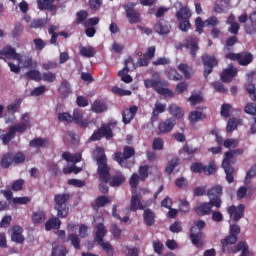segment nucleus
I'll list each match as a JSON object with an SVG mask.
<instances>
[{
  "instance_id": "nucleus-1",
  "label": "nucleus",
  "mask_w": 256,
  "mask_h": 256,
  "mask_svg": "<svg viewBox=\"0 0 256 256\" xmlns=\"http://www.w3.org/2000/svg\"><path fill=\"white\" fill-rule=\"evenodd\" d=\"M92 159L96 162L97 174L101 181V184H99V191H101L103 194L109 193V186H107L105 183H109V181H111V166L107 161L105 149L97 146L92 155Z\"/></svg>"
},
{
  "instance_id": "nucleus-2",
  "label": "nucleus",
  "mask_w": 256,
  "mask_h": 256,
  "mask_svg": "<svg viewBox=\"0 0 256 256\" xmlns=\"http://www.w3.org/2000/svg\"><path fill=\"white\" fill-rule=\"evenodd\" d=\"M235 155H243V149L239 148L233 151H227L224 154V159L222 161V169L226 175L227 183L231 184L235 181V168L233 165L237 163Z\"/></svg>"
},
{
  "instance_id": "nucleus-3",
  "label": "nucleus",
  "mask_w": 256,
  "mask_h": 256,
  "mask_svg": "<svg viewBox=\"0 0 256 256\" xmlns=\"http://www.w3.org/2000/svg\"><path fill=\"white\" fill-rule=\"evenodd\" d=\"M71 194L61 193L54 196V209L57 211V217L67 219L69 217V200Z\"/></svg>"
},
{
  "instance_id": "nucleus-4",
  "label": "nucleus",
  "mask_w": 256,
  "mask_h": 256,
  "mask_svg": "<svg viewBox=\"0 0 256 256\" xmlns=\"http://www.w3.org/2000/svg\"><path fill=\"white\" fill-rule=\"evenodd\" d=\"M203 229H205V220H198L190 229L191 242L193 246L198 249H201V247L205 245V234H203Z\"/></svg>"
},
{
  "instance_id": "nucleus-5",
  "label": "nucleus",
  "mask_w": 256,
  "mask_h": 256,
  "mask_svg": "<svg viewBox=\"0 0 256 256\" xmlns=\"http://www.w3.org/2000/svg\"><path fill=\"white\" fill-rule=\"evenodd\" d=\"M168 83L161 79H146L144 80V86L146 89H154L158 95H164L165 97H175V93L167 87Z\"/></svg>"
},
{
  "instance_id": "nucleus-6",
  "label": "nucleus",
  "mask_w": 256,
  "mask_h": 256,
  "mask_svg": "<svg viewBox=\"0 0 256 256\" xmlns=\"http://www.w3.org/2000/svg\"><path fill=\"white\" fill-rule=\"evenodd\" d=\"M117 127V121H110L107 124H101L100 128L93 132L89 141H101L104 139H113V129Z\"/></svg>"
},
{
  "instance_id": "nucleus-7",
  "label": "nucleus",
  "mask_w": 256,
  "mask_h": 256,
  "mask_svg": "<svg viewBox=\"0 0 256 256\" xmlns=\"http://www.w3.org/2000/svg\"><path fill=\"white\" fill-rule=\"evenodd\" d=\"M105 235H107V228H105V224L98 223L96 225L95 241L102 247L104 251H106L108 256H113L115 255V249H113V246L110 242H103Z\"/></svg>"
},
{
  "instance_id": "nucleus-8",
  "label": "nucleus",
  "mask_w": 256,
  "mask_h": 256,
  "mask_svg": "<svg viewBox=\"0 0 256 256\" xmlns=\"http://www.w3.org/2000/svg\"><path fill=\"white\" fill-rule=\"evenodd\" d=\"M131 157H135V148L124 146L123 152H115L113 154V161H116L120 167L127 168V161H129Z\"/></svg>"
},
{
  "instance_id": "nucleus-9",
  "label": "nucleus",
  "mask_w": 256,
  "mask_h": 256,
  "mask_svg": "<svg viewBox=\"0 0 256 256\" xmlns=\"http://www.w3.org/2000/svg\"><path fill=\"white\" fill-rule=\"evenodd\" d=\"M230 235L221 240L223 253L227 252L229 245H235L238 241L237 235L241 233V226L237 224H231L229 229Z\"/></svg>"
},
{
  "instance_id": "nucleus-10",
  "label": "nucleus",
  "mask_w": 256,
  "mask_h": 256,
  "mask_svg": "<svg viewBox=\"0 0 256 256\" xmlns=\"http://www.w3.org/2000/svg\"><path fill=\"white\" fill-rule=\"evenodd\" d=\"M225 59H229L230 61H237L238 64L242 67H247V65H251V63H253V55L251 52H230L225 55Z\"/></svg>"
},
{
  "instance_id": "nucleus-11",
  "label": "nucleus",
  "mask_w": 256,
  "mask_h": 256,
  "mask_svg": "<svg viewBox=\"0 0 256 256\" xmlns=\"http://www.w3.org/2000/svg\"><path fill=\"white\" fill-rule=\"evenodd\" d=\"M207 197L216 209H221V205H223V200L221 199L223 197V186L216 185L210 188L207 191Z\"/></svg>"
},
{
  "instance_id": "nucleus-12",
  "label": "nucleus",
  "mask_w": 256,
  "mask_h": 256,
  "mask_svg": "<svg viewBox=\"0 0 256 256\" xmlns=\"http://www.w3.org/2000/svg\"><path fill=\"white\" fill-rule=\"evenodd\" d=\"M135 3L129 2L123 5V9L125 10L126 17L130 23V25H135L137 23H141V13L135 10Z\"/></svg>"
},
{
  "instance_id": "nucleus-13",
  "label": "nucleus",
  "mask_w": 256,
  "mask_h": 256,
  "mask_svg": "<svg viewBox=\"0 0 256 256\" xmlns=\"http://www.w3.org/2000/svg\"><path fill=\"white\" fill-rule=\"evenodd\" d=\"M202 62L204 66V77L207 79V77L213 73V69L219 65V60H217L215 56L204 54L202 55Z\"/></svg>"
},
{
  "instance_id": "nucleus-14",
  "label": "nucleus",
  "mask_w": 256,
  "mask_h": 256,
  "mask_svg": "<svg viewBox=\"0 0 256 256\" xmlns=\"http://www.w3.org/2000/svg\"><path fill=\"white\" fill-rule=\"evenodd\" d=\"M227 213L234 223H238L245 216V205H231L227 208Z\"/></svg>"
},
{
  "instance_id": "nucleus-15",
  "label": "nucleus",
  "mask_w": 256,
  "mask_h": 256,
  "mask_svg": "<svg viewBox=\"0 0 256 256\" xmlns=\"http://www.w3.org/2000/svg\"><path fill=\"white\" fill-rule=\"evenodd\" d=\"M181 47L190 49V55L192 59L197 57V51H199V38L195 36H187L184 40V44H181Z\"/></svg>"
},
{
  "instance_id": "nucleus-16",
  "label": "nucleus",
  "mask_w": 256,
  "mask_h": 256,
  "mask_svg": "<svg viewBox=\"0 0 256 256\" xmlns=\"http://www.w3.org/2000/svg\"><path fill=\"white\" fill-rule=\"evenodd\" d=\"M177 125V120L173 117L167 118L159 122L157 135H166V133H171L175 126Z\"/></svg>"
},
{
  "instance_id": "nucleus-17",
  "label": "nucleus",
  "mask_w": 256,
  "mask_h": 256,
  "mask_svg": "<svg viewBox=\"0 0 256 256\" xmlns=\"http://www.w3.org/2000/svg\"><path fill=\"white\" fill-rule=\"evenodd\" d=\"M171 29V23L165 20V18H160L154 24V31L158 35H169V33H171Z\"/></svg>"
},
{
  "instance_id": "nucleus-18",
  "label": "nucleus",
  "mask_w": 256,
  "mask_h": 256,
  "mask_svg": "<svg viewBox=\"0 0 256 256\" xmlns=\"http://www.w3.org/2000/svg\"><path fill=\"white\" fill-rule=\"evenodd\" d=\"M129 64L135 66V62H133V58L129 57L124 61V68L118 72V77H121V81L124 83H132L133 77L129 75Z\"/></svg>"
},
{
  "instance_id": "nucleus-19",
  "label": "nucleus",
  "mask_w": 256,
  "mask_h": 256,
  "mask_svg": "<svg viewBox=\"0 0 256 256\" xmlns=\"http://www.w3.org/2000/svg\"><path fill=\"white\" fill-rule=\"evenodd\" d=\"M213 207H215L212 202H201L195 208L194 211L199 217H205V215H211Z\"/></svg>"
},
{
  "instance_id": "nucleus-20",
  "label": "nucleus",
  "mask_w": 256,
  "mask_h": 256,
  "mask_svg": "<svg viewBox=\"0 0 256 256\" xmlns=\"http://www.w3.org/2000/svg\"><path fill=\"white\" fill-rule=\"evenodd\" d=\"M237 68L233 64L228 65V68L224 69L220 75L222 83H231L234 77H237Z\"/></svg>"
},
{
  "instance_id": "nucleus-21",
  "label": "nucleus",
  "mask_w": 256,
  "mask_h": 256,
  "mask_svg": "<svg viewBox=\"0 0 256 256\" xmlns=\"http://www.w3.org/2000/svg\"><path fill=\"white\" fill-rule=\"evenodd\" d=\"M72 121L75 125H79L81 129H87L89 127V120L83 119V110L75 108L73 111Z\"/></svg>"
},
{
  "instance_id": "nucleus-22",
  "label": "nucleus",
  "mask_w": 256,
  "mask_h": 256,
  "mask_svg": "<svg viewBox=\"0 0 256 256\" xmlns=\"http://www.w3.org/2000/svg\"><path fill=\"white\" fill-rule=\"evenodd\" d=\"M142 198L143 196L141 195V193H136L132 195L130 200V211L136 212V211H143V209H145V206L141 202Z\"/></svg>"
},
{
  "instance_id": "nucleus-23",
  "label": "nucleus",
  "mask_w": 256,
  "mask_h": 256,
  "mask_svg": "<svg viewBox=\"0 0 256 256\" xmlns=\"http://www.w3.org/2000/svg\"><path fill=\"white\" fill-rule=\"evenodd\" d=\"M239 251H242L240 256H253L252 252L249 251V245L245 241L239 242L231 250H228V253H239Z\"/></svg>"
},
{
  "instance_id": "nucleus-24",
  "label": "nucleus",
  "mask_w": 256,
  "mask_h": 256,
  "mask_svg": "<svg viewBox=\"0 0 256 256\" xmlns=\"http://www.w3.org/2000/svg\"><path fill=\"white\" fill-rule=\"evenodd\" d=\"M125 181H127L125 174L121 171H116L115 174L110 177L109 185L110 187H121Z\"/></svg>"
},
{
  "instance_id": "nucleus-25",
  "label": "nucleus",
  "mask_w": 256,
  "mask_h": 256,
  "mask_svg": "<svg viewBox=\"0 0 256 256\" xmlns=\"http://www.w3.org/2000/svg\"><path fill=\"white\" fill-rule=\"evenodd\" d=\"M165 109H167V104L156 102L154 104V109L151 114V119H150L151 123H155L159 121V115H161V113H165Z\"/></svg>"
},
{
  "instance_id": "nucleus-26",
  "label": "nucleus",
  "mask_w": 256,
  "mask_h": 256,
  "mask_svg": "<svg viewBox=\"0 0 256 256\" xmlns=\"http://www.w3.org/2000/svg\"><path fill=\"white\" fill-rule=\"evenodd\" d=\"M2 53L6 59H13V61L21 62V54L17 53V50L11 46L4 47Z\"/></svg>"
},
{
  "instance_id": "nucleus-27",
  "label": "nucleus",
  "mask_w": 256,
  "mask_h": 256,
  "mask_svg": "<svg viewBox=\"0 0 256 256\" xmlns=\"http://www.w3.org/2000/svg\"><path fill=\"white\" fill-rule=\"evenodd\" d=\"M11 240L14 243H23L25 241V236H23V227L15 225L12 227Z\"/></svg>"
},
{
  "instance_id": "nucleus-28",
  "label": "nucleus",
  "mask_w": 256,
  "mask_h": 256,
  "mask_svg": "<svg viewBox=\"0 0 256 256\" xmlns=\"http://www.w3.org/2000/svg\"><path fill=\"white\" fill-rule=\"evenodd\" d=\"M29 146L34 149H47L49 140L47 138L36 137L29 142Z\"/></svg>"
},
{
  "instance_id": "nucleus-29",
  "label": "nucleus",
  "mask_w": 256,
  "mask_h": 256,
  "mask_svg": "<svg viewBox=\"0 0 256 256\" xmlns=\"http://www.w3.org/2000/svg\"><path fill=\"white\" fill-rule=\"evenodd\" d=\"M191 9L187 6H182L176 12V19L177 21H186L191 19Z\"/></svg>"
},
{
  "instance_id": "nucleus-30",
  "label": "nucleus",
  "mask_w": 256,
  "mask_h": 256,
  "mask_svg": "<svg viewBox=\"0 0 256 256\" xmlns=\"http://www.w3.org/2000/svg\"><path fill=\"white\" fill-rule=\"evenodd\" d=\"M143 219L146 227H153L155 225V212L151 209H145L143 212Z\"/></svg>"
},
{
  "instance_id": "nucleus-31",
  "label": "nucleus",
  "mask_w": 256,
  "mask_h": 256,
  "mask_svg": "<svg viewBox=\"0 0 256 256\" xmlns=\"http://www.w3.org/2000/svg\"><path fill=\"white\" fill-rule=\"evenodd\" d=\"M46 231H51L52 229H61V220L59 216L50 218L45 223Z\"/></svg>"
},
{
  "instance_id": "nucleus-32",
  "label": "nucleus",
  "mask_w": 256,
  "mask_h": 256,
  "mask_svg": "<svg viewBox=\"0 0 256 256\" xmlns=\"http://www.w3.org/2000/svg\"><path fill=\"white\" fill-rule=\"evenodd\" d=\"M66 243H71L72 247H74V249H81V238L79 237L78 234L75 233H70L67 236V239L65 240Z\"/></svg>"
},
{
  "instance_id": "nucleus-33",
  "label": "nucleus",
  "mask_w": 256,
  "mask_h": 256,
  "mask_svg": "<svg viewBox=\"0 0 256 256\" xmlns=\"http://www.w3.org/2000/svg\"><path fill=\"white\" fill-rule=\"evenodd\" d=\"M91 111L93 113H104V111H107V103L103 100H95L91 105Z\"/></svg>"
},
{
  "instance_id": "nucleus-34",
  "label": "nucleus",
  "mask_w": 256,
  "mask_h": 256,
  "mask_svg": "<svg viewBox=\"0 0 256 256\" xmlns=\"http://www.w3.org/2000/svg\"><path fill=\"white\" fill-rule=\"evenodd\" d=\"M13 164V152L4 154L1 158L0 165L2 169H9Z\"/></svg>"
},
{
  "instance_id": "nucleus-35",
  "label": "nucleus",
  "mask_w": 256,
  "mask_h": 256,
  "mask_svg": "<svg viewBox=\"0 0 256 256\" xmlns=\"http://www.w3.org/2000/svg\"><path fill=\"white\" fill-rule=\"evenodd\" d=\"M11 133L15 136L16 133H20V135H23L29 129V126H27L25 123L19 122L15 125H12L9 127Z\"/></svg>"
},
{
  "instance_id": "nucleus-36",
  "label": "nucleus",
  "mask_w": 256,
  "mask_h": 256,
  "mask_svg": "<svg viewBox=\"0 0 256 256\" xmlns=\"http://www.w3.org/2000/svg\"><path fill=\"white\" fill-rule=\"evenodd\" d=\"M168 113L175 117V119H183V110H181V108L176 104H171L168 107Z\"/></svg>"
},
{
  "instance_id": "nucleus-37",
  "label": "nucleus",
  "mask_w": 256,
  "mask_h": 256,
  "mask_svg": "<svg viewBox=\"0 0 256 256\" xmlns=\"http://www.w3.org/2000/svg\"><path fill=\"white\" fill-rule=\"evenodd\" d=\"M48 23L49 20H47V18H38L31 22L30 27L31 29H43Z\"/></svg>"
},
{
  "instance_id": "nucleus-38",
  "label": "nucleus",
  "mask_w": 256,
  "mask_h": 256,
  "mask_svg": "<svg viewBox=\"0 0 256 256\" xmlns=\"http://www.w3.org/2000/svg\"><path fill=\"white\" fill-rule=\"evenodd\" d=\"M95 53V48H93L92 46L80 47V55H82V57H87L88 59H91V57H95Z\"/></svg>"
},
{
  "instance_id": "nucleus-39",
  "label": "nucleus",
  "mask_w": 256,
  "mask_h": 256,
  "mask_svg": "<svg viewBox=\"0 0 256 256\" xmlns=\"http://www.w3.org/2000/svg\"><path fill=\"white\" fill-rule=\"evenodd\" d=\"M207 116L203 112L199 111H192L189 114V120L191 123H197L198 121H203V119H206Z\"/></svg>"
},
{
  "instance_id": "nucleus-40",
  "label": "nucleus",
  "mask_w": 256,
  "mask_h": 256,
  "mask_svg": "<svg viewBox=\"0 0 256 256\" xmlns=\"http://www.w3.org/2000/svg\"><path fill=\"white\" fill-rule=\"evenodd\" d=\"M109 203H111V201H109V197L98 196L95 200V204L93 205V209H101V207H105V205Z\"/></svg>"
},
{
  "instance_id": "nucleus-41",
  "label": "nucleus",
  "mask_w": 256,
  "mask_h": 256,
  "mask_svg": "<svg viewBox=\"0 0 256 256\" xmlns=\"http://www.w3.org/2000/svg\"><path fill=\"white\" fill-rule=\"evenodd\" d=\"M151 167L149 165H141L138 169V175L140 176V181H147L149 177V170Z\"/></svg>"
},
{
  "instance_id": "nucleus-42",
  "label": "nucleus",
  "mask_w": 256,
  "mask_h": 256,
  "mask_svg": "<svg viewBox=\"0 0 256 256\" xmlns=\"http://www.w3.org/2000/svg\"><path fill=\"white\" fill-rule=\"evenodd\" d=\"M25 154L23 152H12V163L14 165H21L22 163H25Z\"/></svg>"
},
{
  "instance_id": "nucleus-43",
  "label": "nucleus",
  "mask_w": 256,
  "mask_h": 256,
  "mask_svg": "<svg viewBox=\"0 0 256 256\" xmlns=\"http://www.w3.org/2000/svg\"><path fill=\"white\" fill-rule=\"evenodd\" d=\"M204 175H215L217 173V165L215 162H209L208 165H204L203 169Z\"/></svg>"
},
{
  "instance_id": "nucleus-44",
  "label": "nucleus",
  "mask_w": 256,
  "mask_h": 256,
  "mask_svg": "<svg viewBox=\"0 0 256 256\" xmlns=\"http://www.w3.org/2000/svg\"><path fill=\"white\" fill-rule=\"evenodd\" d=\"M237 127H239V119L230 118L228 120V123L226 126V131H227V133H233V131H235V129H237Z\"/></svg>"
},
{
  "instance_id": "nucleus-45",
  "label": "nucleus",
  "mask_w": 256,
  "mask_h": 256,
  "mask_svg": "<svg viewBox=\"0 0 256 256\" xmlns=\"http://www.w3.org/2000/svg\"><path fill=\"white\" fill-rule=\"evenodd\" d=\"M76 25H81V23L87 22V17H89V13L85 10H81L76 13Z\"/></svg>"
},
{
  "instance_id": "nucleus-46",
  "label": "nucleus",
  "mask_w": 256,
  "mask_h": 256,
  "mask_svg": "<svg viewBox=\"0 0 256 256\" xmlns=\"http://www.w3.org/2000/svg\"><path fill=\"white\" fill-rule=\"evenodd\" d=\"M152 149L153 151H163V149H165V142L163 141V138H154Z\"/></svg>"
},
{
  "instance_id": "nucleus-47",
  "label": "nucleus",
  "mask_w": 256,
  "mask_h": 256,
  "mask_svg": "<svg viewBox=\"0 0 256 256\" xmlns=\"http://www.w3.org/2000/svg\"><path fill=\"white\" fill-rule=\"evenodd\" d=\"M24 77H29L32 81L39 82L41 81V72L39 70H30L25 73Z\"/></svg>"
},
{
  "instance_id": "nucleus-48",
  "label": "nucleus",
  "mask_w": 256,
  "mask_h": 256,
  "mask_svg": "<svg viewBox=\"0 0 256 256\" xmlns=\"http://www.w3.org/2000/svg\"><path fill=\"white\" fill-rule=\"evenodd\" d=\"M112 93H114V95H118L119 97H129L132 95L131 90H123L122 88H119V86H114L112 88Z\"/></svg>"
},
{
  "instance_id": "nucleus-49",
  "label": "nucleus",
  "mask_w": 256,
  "mask_h": 256,
  "mask_svg": "<svg viewBox=\"0 0 256 256\" xmlns=\"http://www.w3.org/2000/svg\"><path fill=\"white\" fill-rule=\"evenodd\" d=\"M58 91L62 95H69V93H71V84H69V82L67 80H63L61 82V85H60Z\"/></svg>"
},
{
  "instance_id": "nucleus-50",
  "label": "nucleus",
  "mask_w": 256,
  "mask_h": 256,
  "mask_svg": "<svg viewBox=\"0 0 256 256\" xmlns=\"http://www.w3.org/2000/svg\"><path fill=\"white\" fill-rule=\"evenodd\" d=\"M177 165H179V158H175V159H172L170 160L168 163H167V166H166V173L171 175L173 173V171H175V167H177Z\"/></svg>"
},
{
  "instance_id": "nucleus-51",
  "label": "nucleus",
  "mask_w": 256,
  "mask_h": 256,
  "mask_svg": "<svg viewBox=\"0 0 256 256\" xmlns=\"http://www.w3.org/2000/svg\"><path fill=\"white\" fill-rule=\"evenodd\" d=\"M46 219L45 212L37 211L32 215L33 223H44Z\"/></svg>"
},
{
  "instance_id": "nucleus-52",
  "label": "nucleus",
  "mask_w": 256,
  "mask_h": 256,
  "mask_svg": "<svg viewBox=\"0 0 256 256\" xmlns=\"http://www.w3.org/2000/svg\"><path fill=\"white\" fill-rule=\"evenodd\" d=\"M67 248L63 245H58L52 249V256H66Z\"/></svg>"
},
{
  "instance_id": "nucleus-53",
  "label": "nucleus",
  "mask_w": 256,
  "mask_h": 256,
  "mask_svg": "<svg viewBox=\"0 0 256 256\" xmlns=\"http://www.w3.org/2000/svg\"><path fill=\"white\" fill-rule=\"evenodd\" d=\"M178 29L182 31V33H187L189 29H191V21L190 20H178Z\"/></svg>"
},
{
  "instance_id": "nucleus-54",
  "label": "nucleus",
  "mask_w": 256,
  "mask_h": 256,
  "mask_svg": "<svg viewBox=\"0 0 256 256\" xmlns=\"http://www.w3.org/2000/svg\"><path fill=\"white\" fill-rule=\"evenodd\" d=\"M19 109H21V99H18L15 103L9 104L7 106L8 112L12 113V115H15V113H19Z\"/></svg>"
},
{
  "instance_id": "nucleus-55",
  "label": "nucleus",
  "mask_w": 256,
  "mask_h": 256,
  "mask_svg": "<svg viewBox=\"0 0 256 256\" xmlns=\"http://www.w3.org/2000/svg\"><path fill=\"white\" fill-rule=\"evenodd\" d=\"M253 177H256V165L252 166L248 170L246 177L244 179L245 185H249L251 183V179H253Z\"/></svg>"
},
{
  "instance_id": "nucleus-56",
  "label": "nucleus",
  "mask_w": 256,
  "mask_h": 256,
  "mask_svg": "<svg viewBox=\"0 0 256 256\" xmlns=\"http://www.w3.org/2000/svg\"><path fill=\"white\" fill-rule=\"evenodd\" d=\"M33 43L36 51H43L47 47V42L41 38L33 39Z\"/></svg>"
},
{
  "instance_id": "nucleus-57",
  "label": "nucleus",
  "mask_w": 256,
  "mask_h": 256,
  "mask_svg": "<svg viewBox=\"0 0 256 256\" xmlns=\"http://www.w3.org/2000/svg\"><path fill=\"white\" fill-rule=\"evenodd\" d=\"M18 63H22L23 67L25 69H29L31 67H33V57L31 56H24L23 58L20 56V62L18 61Z\"/></svg>"
},
{
  "instance_id": "nucleus-58",
  "label": "nucleus",
  "mask_w": 256,
  "mask_h": 256,
  "mask_svg": "<svg viewBox=\"0 0 256 256\" xmlns=\"http://www.w3.org/2000/svg\"><path fill=\"white\" fill-rule=\"evenodd\" d=\"M168 79L170 81H181V79H183V76L179 74V72H177L175 69L171 68L168 71Z\"/></svg>"
},
{
  "instance_id": "nucleus-59",
  "label": "nucleus",
  "mask_w": 256,
  "mask_h": 256,
  "mask_svg": "<svg viewBox=\"0 0 256 256\" xmlns=\"http://www.w3.org/2000/svg\"><path fill=\"white\" fill-rule=\"evenodd\" d=\"M179 211L181 213H189L191 211V205L187 199H181L179 204Z\"/></svg>"
},
{
  "instance_id": "nucleus-60",
  "label": "nucleus",
  "mask_w": 256,
  "mask_h": 256,
  "mask_svg": "<svg viewBox=\"0 0 256 256\" xmlns=\"http://www.w3.org/2000/svg\"><path fill=\"white\" fill-rule=\"evenodd\" d=\"M42 79L44 81H46V83H54V81H56V79H57V74H55L51 71L44 72L42 74Z\"/></svg>"
},
{
  "instance_id": "nucleus-61",
  "label": "nucleus",
  "mask_w": 256,
  "mask_h": 256,
  "mask_svg": "<svg viewBox=\"0 0 256 256\" xmlns=\"http://www.w3.org/2000/svg\"><path fill=\"white\" fill-rule=\"evenodd\" d=\"M246 91H248L250 99L252 101H256V87H255V84L249 83L246 86Z\"/></svg>"
},
{
  "instance_id": "nucleus-62",
  "label": "nucleus",
  "mask_w": 256,
  "mask_h": 256,
  "mask_svg": "<svg viewBox=\"0 0 256 256\" xmlns=\"http://www.w3.org/2000/svg\"><path fill=\"white\" fill-rule=\"evenodd\" d=\"M203 27H207V26H205V22H203V19L201 17H197L195 19L196 33H199V34L203 33Z\"/></svg>"
},
{
  "instance_id": "nucleus-63",
  "label": "nucleus",
  "mask_w": 256,
  "mask_h": 256,
  "mask_svg": "<svg viewBox=\"0 0 256 256\" xmlns=\"http://www.w3.org/2000/svg\"><path fill=\"white\" fill-rule=\"evenodd\" d=\"M244 113L247 115H256V104L249 102L244 108Z\"/></svg>"
},
{
  "instance_id": "nucleus-64",
  "label": "nucleus",
  "mask_w": 256,
  "mask_h": 256,
  "mask_svg": "<svg viewBox=\"0 0 256 256\" xmlns=\"http://www.w3.org/2000/svg\"><path fill=\"white\" fill-rule=\"evenodd\" d=\"M204 165L200 162H194L190 166L192 173H203Z\"/></svg>"
}]
</instances>
